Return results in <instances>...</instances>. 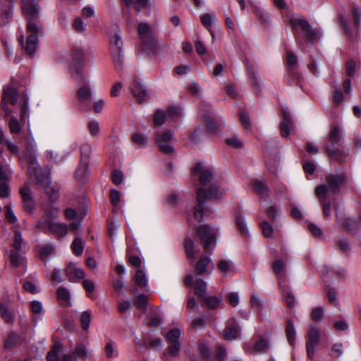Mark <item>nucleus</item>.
Listing matches in <instances>:
<instances>
[{"label":"nucleus","mask_w":361,"mask_h":361,"mask_svg":"<svg viewBox=\"0 0 361 361\" xmlns=\"http://www.w3.org/2000/svg\"><path fill=\"white\" fill-rule=\"evenodd\" d=\"M0 315L7 324H10L13 322V314L9 310L8 306L4 303H0Z\"/></svg>","instance_id":"58836bf2"},{"label":"nucleus","mask_w":361,"mask_h":361,"mask_svg":"<svg viewBox=\"0 0 361 361\" xmlns=\"http://www.w3.org/2000/svg\"><path fill=\"white\" fill-rule=\"evenodd\" d=\"M192 173L195 176L199 175V180L202 185L212 182L214 179L212 171L200 163L195 165L192 169Z\"/></svg>","instance_id":"f3484780"},{"label":"nucleus","mask_w":361,"mask_h":361,"mask_svg":"<svg viewBox=\"0 0 361 361\" xmlns=\"http://www.w3.org/2000/svg\"><path fill=\"white\" fill-rule=\"evenodd\" d=\"M123 2L128 8L134 5L135 8L137 12L148 8L150 4L149 0H123Z\"/></svg>","instance_id":"f704fd0d"},{"label":"nucleus","mask_w":361,"mask_h":361,"mask_svg":"<svg viewBox=\"0 0 361 361\" xmlns=\"http://www.w3.org/2000/svg\"><path fill=\"white\" fill-rule=\"evenodd\" d=\"M78 81L81 85L77 92L78 98L81 102L90 100L92 97V90L88 80H87L86 82H81L80 80Z\"/></svg>","instance_id":"bb28decb"},{"label":"nucleus","mask_w":361,"mask_h":361,"mask_svg":"<svg viewBox=\"0 0 361 361\" xmlns=\"http://www.w3.org/2000/svg\"><path fill=\"white\" fill-rule=\"evenodd\" d=\"M133 281L135 284L140 288H145L147 286V280L145 273L137 269L133 278Z\"/></svg>","instance_id":"a19ab883"},{"label":"nucleus","mask_w":361,"mask_h":361,"mask_svg":"<svg viewBox=\"0 0 361 361\" xmlns=\"http://www.w3.org/2000/svg\"><path fill=\"white\" fill-rule=\"evenodd\" d=\"M225 142L228 146L233 148L238 149L243 147L242 142L236 136L227 138Z\"/></svg>","instance_id":"69168bd1"},{"label":"nucleus","mask_w":361,"mask_h":361,"mask_svg":"<svg viewBox=\"0 0 361 361\" xmlns=\"http://www.w3.org/2000/svg\"><path fill=\"white\" fill-rule=\"evenodd\" d=\"M328 187L326 185H319L315 188V195L321 200L323 207V212L325 216H329L331 214V203L326 202V195L328 192Z\"/></svg>","instance_id":"a211bd4d"},{"label":"nucleus","mask_w":361,"mask_h":361,"mask_svg":"<svg viewBox=\"0 0 361 361\" xmlns=\"http://www.w3.org/2000/svg\"><path fill=\"white\" fill-rule=\"evenodd\" d=\"M220 300L214 295L207 296L204 295L200 299V303L202 306H205L208 309L214 310L217 308L220 303Z\"/></svg>","instance_id":"473e14b6"},{"label":"nucleus","mask_w":361,"mask_h":361,"mask_svg":"<svg viewBox=\"0 0 361 361\" xmlns=\"http://www.w3.org/2000/svg\"><path fill=\"white\" fill-rule=\"evenodd\" d=\"M82 286L86 290L87 296L91 299H94L95 295L92 294L95 288L94 283L90 280L84 279Z\"/></svg>","instance_id":"3c124183"},{"label":"nucleus","mask_w":361,"mask_h":361,"mask_svg":"<svg viewBox=\"0 0 361 361\" xmlns=\"http://www.w3.org/2000/svg\"><path fill=\"white\" fill-rule=\"evenodd\" d=\"M92 147L88 143H83L80 147V162L75 171V176L79 180L85 178L87 174L89 159Z\"/></svg>","instance_id":"9b49d317"},{"label":"nucleus","mask_w":361,"mask_h":361,"mask_svg":"<svg viewBox=\"0 0 361 361\" xmlns=\"http://www.w3.org/2000/svg\"><path fill=\"white\" fill-rule=\"evenodd\" d=\"M212 263V259L207 257H201L195 266V274L197 276H203L207 271V267Z\"/></svg>","instance_id":"cd10ccee"},{"label":"nucleus","mask_w":361,"mask_h":361,"mask_svg":"<svg viewBox=\"0 0 361 361\" xmlns=\"http://www.w3.org/2000/svg\"><path fill=\"white\" fill-rule=\"evenodd\" d=\"M123 173L121 171L117 170V169L113 170V171L111 173L112 182L115 185H118L123 182Z\"/></svg>","instance_id":"0e129e2a"},{"label":"nucleus","mask_w":361,"mask_h":361,"mask_svg":"<svg viewBox=\"0 0 361 361\" xmlns=\"http://www.w3.org/2000/svg\"><path fill=\"white\" fill-rule=\"evenodd\" d=\"M36 248L42 259L53 255L55 250L54 246L50 243L37 245Z\"/></svg>","instance_id":"c9c22d12"},{"label":"nucleus","mask_w":361,"mask_h":361,"mask_svg":"<svg viewBox=\"0 0 361 361\" xmlns=\"http://www.w3.org/2000/svg\"><path fill=\"white\" fill-rule=\"evenodd\" d=\"M130 90L137 102L142 103L145 100L147 95V90L138 78L134 79Z\"/></svg>","instance_id":"393cba45"},{"label":"nucleus","mask_w":361,"mask_h":361,"mask_svg":"<svg viewBox=\"0 0 361 361\" xmlns=\"http://www.w3.org/2000/svg\"><path fill=\"white\" fill-rule=\"evenodd\" d=\"M12 0H2L0 2V26L8 23L12 16Z\"/></svg>","instance_id":"6ab92c4d"},{"label":"nucleus","mask_w":361,"mask_h":361,"mask_svg":"<svg viewBox=\"0 0 361 361\" xmlns=\"http://www.w3.org/2000/svg\"><path fill=\"white\" fill-rule=\"evenodd\" d=\"M63 344L60 342H55L47 353V361H59V354L63 351Z\"/></svg>","instance_id":"c85d7f7f"},{"label":"nucleus","mask_w":361,"mask_h":361,"mask_svg":"<svg viewBox=\"0 0 361 361\" xmlns=\"http://www.w3.org/2000/svg\"><path fill=\"white\" fill-rule=\"evenodd\" d=\"M65 274L68 279L71 282H78L79 280L84 279L85 274L84 271L76 267L73 264L69 263L65 269Z\"/></svg>","instance_id":"4be33fe9"},{"label":"nucleus","mask_w":361,"mask_h":361,"mask_svg":"<svg viewBox=\"0 0 361 361\" xmlns=\"http://www.w3.org/2000/svg\"><path fill=\"white\" fill-rule=\"evenodd\" d=\"M286 81L289 86H299L301 87V83L303 80L302 73L298 71V68H286Z\"/></svg>","instance_id":"5701e85b"},{"label":"nucleus","mask_w":361,"mask_h":361,"mask_svg":"<svg viewBox=\"0 0 361 361\" xmlns=\"http://www.w3.org/2000/svg\"><path fill=\"white\" fill-rule=\"evenodd\" d=\"M255 15L262 25L267 27L269 24V18L268 15L262 11L257 10L255 11Z\"/></svg>","instance_id":"338daca9"},{"label":"nucleus","mask_w":361,"mask_h":361,"mask_svg":"<svg viewBox=\"0 0 361 361\" xmlns=\"http://www.w3.org/2000/svg\"><path fill=\"white\" fill-rule=\"evenodd\" d=\"M282 114L283 121L280 123L281 134L283 137H288L290 133L289 128L293 125V121L288 110L283 109Z\"/></svg>","instance_id":"a878e982"},{"label":"nucleus","mask_w":361,"mask_h":361,"mask_svg":"<svg viewBox=\"0 0 361 361\" xmlns=\"http://www.w3.org/2000/svg\"><path fill=\"white\" fill-rule=\"evenodd\" d=\"M235 224L241 235L244 236L247 235L248 233L247 225L244 217L240 214V213H238L235 215Z\"/></svg>","instance_id":"ea45409f"},{"label":"nucleus","mask_w":361,"mask_h":361,"mask_svg":"<svg viewBox=\"0 0 361 361\" xmlns=\"http://www.w3.org/2000/svg\"><path fill=\"white\" fill-rule=\"evenodd\" d=\"M325 291L326 292L327 298L329 302L336 304L338 295L336 290L334 288H331L329 286H326Z\"/></svg>","instance_id":"13d9d810"},{"label":"nucleus","mask_w":361,"mask_h":361,"mask_svg":"<svg viewBox=\"0 0 361 361\" xmlns=\"http://www.w3.org/2000/svg\"><path fill=\"white\" fill-rule=\"evenodd\" d=\"M252 185L256 193L261 197L264 198L269 195V190L264 182L260 180H254Z\"/></svg>","instance_id":"72a5a7b5"},{"label":"nucleus","mask_w":361,"mask_h":361,"mask_svg":"<svg viewBox=\"0 0 361 361\" xmlns=\"http://www.w3.org/2000/svg\"><path fill=\"white\" fill-rule=\"evenodd\" d=\"M219 185L215 183L211 185L208 190L204 188H198L197 190V204L194 207V218L198 222L202 220L204 210V203L206 200H213L219 197Z\"/></svg>","instance_id":"20e7f679"},{"label":"nucleus","mask_w":361,"mask_h":361,"mask_svg":"<svg viewBox=\"0 0 361 361\" xmlns=\"http://www.w3.org/2000/svg\"><path fill=\"white\" fill-rule=\"evenodd\" d=\"M194 241L189 237H186L185 239V250L187 255V257L190 259L195 258V252H194Z\"/></svg>","instance_id":"09e8293b"},{"label":"nucleus","mask_w":361,"mask_h":361,"mask_svg":"<svg viewBox=\"0 0 361 361\" xmlns=\"http://www.w3.org/2000/svg\"><path fill=\"white\" fill-rule=\"evenodd\" d=\"M87 59V54L83 50L78 48L73 49L71 66L72 77L81 82H87V77L85 75L84 71Z\"/></svg>","instance_id":"423d86ee"},{"label":"nucleus","mask_w":361,"mask_h":361,"mask_svg":"<svg viewBox=\"0 0 361 361\" xmlns=\"http://www.w3.org/2000/svg\"><path fill=\"white\" fill-rule=\"evenodd\" d=\"M166 120V114L162 110H157L154 115V124L157 126H160L163 125Z\"/></svg>","instance_id":"6e6d98bb"},{"label":"nucleus","mask_w":361,"mask_h":361,"mask_svg":"<svg viewBox=\"0 0 361 361\" xmlns=\"http://www.w3.org/2000/svg\"><path fill=\"white\" fill-rule=\"evenodd\" d=\"M355 61L353 59L348 60L345 63L346 75L352 78L355 74Z\"/></svg>","instance_id":"680f3d73"},{"label":"nucleus","mask_w":361,"mask_h":361,"mask_svg":"<svg viewBox=\"0 0 361 361\" xmlns=\"http://www.w3.org/2000/svg\"><path fill=\"white\" fill-rule=\"evenodd\" d=\"M326 180L331 192L334 194L338 193L345 181V175L344 173L329 174L326 176Z\"/></svg>","instance_id":"aec40b11"},{"label":"nucleus","mask_w":361,"mask_h":361,"mask_svg":"<svg viewBox=\"0 0 361 361\" xmlns=\"http://www.w3.org/2000/svg\"><path fill=\"white\" fill-rule=\"evenodd\" d=\"M71 249L75 255L80 256L82 255L84 250V245L80 238L77 237L73 240L71 244Z\"/></svg>","instance_id":"37998d69"},{"label":"nucleus","mask_w":361,"mask_h":361,"mask_svg":"<svg viewBox=\"0 0 361 361\" xmlns=\"http://www.w3.org/2000/svg\"><path fill=\"white\" fill-rule=\"evenodd\" d=\"M8 128L11 133L18 134L21 130V125L18 119L14 116L9 117Z\"/></svg>","instance_id":"a18cd8bd"},{"label":"nucleus","mask_w":361,"mask_h":361,"mask_svg":"<svg viewBox=\"0 0 361 361\" xmlns=\"http://www.w3.org/2000/svg\"><path fill=\"white\" fill-rule=\"evenodd\" d=\"M203 109L200 113V117L202 118L207 123V130L210 132H216L218 130L219 125L216 121L209 115L203 114L202 112Z\"/></svg>","instance_id":"e433bc0d"},{"label":"nucleus","mask_w":361,"mask_h":361,"mask_svg":"<svg viewBox=\"0 0 361 361\" xmlns=\"http://www.w3.org/2000/svg\"><path fill=\"white\" fill-rule=\"evenodd\" d=\"M123 45L121 35L115 30L109 35V46L115 68L118 71L122 69L123 63Z\"/></svg>","instance_id":"0eeeda50"},{"label":"nucleus","mask_w":361,"mask_h":361,"mask_svg":"<svg viewBox=\"0 0 361 361\" xmlns=\"http://www.w3.org/2000/svg\"><path fill=\"white\" fill-rule=\"evenodd\" d=\"M330 147H338L341 145V130L338 126H333L329 135Z\"/></svg>","instance_id":"2f4dec72"},{"label":"nucleus","mask_w":361,"mask_h":361,"mask_svg":"<svg viewBox=\"0 0 361 361\" xmlns=\"http://www.w3.org/2000/svg\"><path fill=\"white\" fill-rule=\"evenodd\" d=\"M23 238L20 231H16L10 253V263L14 267H18L25 263V258L20 254Z\"/></svg>","instance_id":"1a4fd4ad"},{"label":"nucleus","mask_w":361,"mask_h":361,"mask_svg":"<svg viewBox=\"0 0 361 361\" xmlns=\"http://www.w3.org/2000/svg\"><path fill=\"white\" fill-rule=\"evenodd\" d=\"M59 209L55 207H47L43 209V214L37 221V228L48 235H54L57 239L63 238L68 233L66 224L54 223L58 217Z\"/></svg>","instance_id":"7ed1b4c3"},{"label":"nucleus","mask_w":361,"mask_h":361,"mask_svg":"<svg viewBox=\"0 0 361 361\" xmlns=\"http://www.w3.org/2000/svg\"><path fill=\"white\" fill-rule=\"evenodd\" d=\"M285 331L288 343L294 347L296 332L293 319H287Z\"/></svg>","instance_id":"c756f323"},{"label":"nucleus","mask_w":361,"mask_h":361,"mask_svg":"<svg viewBox=\"0 0 361 361\" xmlns=\"http://www.w3.org/2000/svg\"><path fill=\"white\" fill-rule=\"evenodd\" d=\"M80 321L82 329L84 331H87L90 327V323L91 321V311H84L80 315Z\"/></svg>","instance_id":"de8ad7c7"},{"label":"nucleus","mask_w":361,"mask_h":361,"mask_svg":"<svg viewBox=\"0 0 361 361\" xmlns=\"http://www.w3.org/2000/svg\"><path fill=\"white\" fill-rule=\"evenodd\" d=\"M20 121L23 123L25 122V119L28 116V98L26 95H23V102H20Z\"/></svg>","instance_id":"c03bdc74"},{"label":"nucleus","mask_w":361,"mask_h":361,"mask_svg":"<svg viewBox=\"0 0 361 361\" xmlns=\"http://www.w3.org/2000/svg\"><path fill=\"white\" fill-rule=\"evenodd\" d=\"M289 24L291 25L293 33L298 44L299 39L298 37V30L300 29L302 32V38L313 44L319 38V31L317 29L313 28L309 22L305 19L300 18H290Z\"/></svg>","instance_id":"39448f33"},{"label":"nucleus","mask_w":361,"mask_h":361,"mask_svg":"<svg viewBox=\"0 0 361 361\" xmlns=\"http://www.w3.org/2000/svg\"><path fill=\"white\" fill-rule=\"evenodd\" d=\"M25 342L24 338L14 331L11 332L5 339L4 348L11 351L15 348L21 345Z\"/></svg>","instance_id":"b1692460"},{"label":"nucleus","mask_w":361,"mask_h":361,"mask_svg":"<svg viewBox=\"0 0 361 361\" xmlns=\"http://www.w3.org/2000/svg\"><path fill=\"white\" fill-rule=\"evenodd\" d=\"M135 307L142 312H146L148 305V298L145 294L137 295L134 300Z\"/></svg>","instance_id":"4c0bfd02"},{"label":"nucleus","mask_w":361,"mask_h":361,"mask_svg":"<svg viewBox=\"0 0 361 361\" xmlns=\"http://www.w3.org/2000/svg\"><path fill=\"white\" fill-rule=\"evenodd\" d=\"M19 97V92L16 87H8L4 90L1 97V106L6 116H9L11 113L8 104L10 103L11 105L16 106L18 104Z\"/></svg>","instance_id":"f8f14e48"},{"label":"nucleus","mask_w":361,"mask_h":361,"mask_svg":"<svg viewBox=\"0 0 361 361\" xmlns=\"http://www.w3.org/2000/svg\"><path fill=\"white\" fill-rule=\"evenodd\" d=\"M239 118L242 125L246 130L250 129V118L247 113L243 109L239 110Z\"/></svg>","instance_id":"bf43d9fd"},{"label":"nucleus","mask_w":361,"mask_h":361,"mask_svg":"<svg viewBox=\"0 0 361 361\" xmlns=\"http://www.w3.org/2000/svg\"><path fill=\"white\" fill-rule=\"evenodd\" d=\"M194 277L192 275H187L184 279V283L188 287H193L195 289V295L200 300L207 295V283L202 279H197L193 283Z\"/></svg>","instance_id":"2eb2a0df"},{"label":"nucleus","mask_w":361,"mask_h":361,"mask_svg":"<svg viewBox=\"0 0 361 361\" xmlns=\"http://www.w3.org/2000/svg\"><path fill=\"white\" fill-rule=\"evenodd\" d=\"M197 233L203 244L204 252L210 253L216 246V233L207 225L198 226Z\"/></svg>","instance_id":"9d476101"},{"label":"nucleus","mask_w":361,"mask_h":361,"mask_svg":"<svg viewBox=\"0 0 361 361\" xmlns=\"http://www.w3.org/2000/svg\"><path fill=\"white\" fill-rule=\"evenodd\" d=\"M88 130L90 131V134L92 136H98L99 135L100 128L97 121H91L88 123Z\"/></svg>","instance_id":"052dcab7"},{"label":"nucleus","mask_w":361,"mask_h":361,"mask_svg":"<svg viewBox=\"0 0 361 361\" xmlns=\"http://www.w3.org/2000/svg\"><path fill=\"white\" fill-rule=\"evenodd\" d=\"M21 1L23 12L27 20V37L25 50L28 55L32 56L38 44V37L43 35V25L39 20L40 6L35 0ZM18 40L22 47H24V36L20 35Z\"/></svg>","instance_id":"f257e3e1"},{"label":"nucleus","mask_w":361,"mask_h":361,"mask_svg":"<svg viewBox=\"0 0 361 361\" xmlns=\"http://www.w3.org/2000/svg\"><path fill=\"white\" fill-rule=\"evenodd\" d=\"M272 267L276 274L281 275L283 273L285 265L282 260L277 259L273 262Z\"/></svg>","instance_id":"774afa93"},{"label":"nucleus","mask_w":361,"mask_h":361,"mask_svg":"<svg viewBox=\"0 0 361 361\" xmlns=\"http://www.w3.org/2000/svg\"><path fill=\"white\" fill-rule=\"evenodd\" d=\"M58 300L64 302H68L70 300V293L68 290L63 286L58 288L56 291Z\"/></svg>","instance_id":"864d4df0"},{"label":"nucleus","mask_w":361,"mask_h":361,"mask_svg":"<svg viewBox=\"0 0 361 361\" xmlns=\"http://www.w3.org/2000/svg\"><path fill=\"white\" fill-rule=\"evenodd\" d=\"M240 328L234 319L228 321L224 330V338L228 341L237 339L240 335Z\"/></svg>","instance_id":"412c9836"},{"label":"nucleus","mask_w":361,"mask_h":361,"mask_svg":"<svg viewBox=\"0 0 361 361\" xmlns=\"http://www.w3.org/2000/svg\"><path fill=\"white\" fill-rule=\"evenodd\" d=\"M27 161L30 176L35 178L36 184L46 188V193L49 195L51 201L56 200L59 197V192L50 186L51 180L48 176L45 175L37 160L35 154V142L32 135H28L25 139V149L19 161Z\"/></svg>","instance_id":"f03ea898"},{"label":"nucleus","mask_w":361,"mask_h":361,"mask_svg":"<svg viewBox=\"0 0 361 361\" xmlns=\"http://www.w3.org/2000/svg\"><path fill=\"white\" fill-rule=\"evenodd\" d=\"M20 194L24 210L29 214H32L35 210V203L31 193L30 188L25 185L20 189Z\"/></svg>","instance_id":"dca6fc26"},{"label":"nucleus","mask_w":361,"mask_h":361,"mask_svg":"<svg viewBox=\"0 0 361 361\" xmlns=\"http://www.w3.org/2000/svg\"><path fill=\"white\" fill-rule=\"evenodd\" d=\"M137 32L142 46L146 49H152L157 46V35L154 29L145 23L137 25Z\"/></svg>","instance_id":"6e6552de"},{"label":"nucleus","mask_w":361,"mask_h":361,"mask_svg":"<svg viewBox=\"0 0 361 361\" xmlns=\"http://www.w3.org/2000/svg\"><path fill=\"white\" fill-rule=\"evenodd\" d=\"M173 138V134L171 131H165L161 133H157L156 136L157 143L170 142Z\"/></svg>","instance_id":"4d7b16f0"},{"label":"nucleus","mask_w":361,"mask_h":361,"mask_svg":"<svg viewBox=\"0 0 361 361\" xmlns=\"http://www.w3.org/2000/svg\"><path fill=\"white\" fill-rule=\"evenodd\" d=\"M180 334V331L177 328L169 330L166 334V339L169 343L168 350L171 355L176 356L178 355L180 350V343L179 342Z\"/></svg>","instance_id":"4468645a"},{"label":"nucleus","mask_w":361,"mask_h":361,"mask_svg":"<svg viewBox=\"0 0 361 361\" xmlns=\"http://www.w3.org/2000/svg\"><path fill=\"white\" fill-rule=\"evenodd\" d=\"M259 226L262 228V233L264 237L272 238L274 229L269 222L263 221L260 222Z\"/></svg>","instance_id":"5fc2aeb1"},{"label":"nucleus","mask_w":361,"mask_h":361,"mask_svg":"<svg viewBox=\"0 0 361 361\" xmlns=\"http://www.w3.org/2000/svg\"><path fill=\"white\" fill-rule=\"evenodd\" d=\"M5 215L7 221L10 224H14L17 221V218L13 213L11 206L10 204H8L5 206Z\"/></svg>","instance_id":"e2e57ef3"},{"label":"nucleus","mask_w":361,"mask_h":361,"mask_svg":"<svg viewBox=\"0 0 361 361\" xmlns=\"http://www.w3.org/2000/svg\"><path fill=\"white\" fill-rule=\"evenodd\" d=\"M280 290L285 298L286 303L288 308H292L295 305V297L292 291L286 285H282L279 283Z\"/></svg>","instance_id":"7c9ffc66"},{"label":"nucleus","mask_w":361,"mask_h":361,"mask_svg":"<svg viewBox=\"0 0 361 361\" xmlns=\"http://www.w3.org/2000/svg\"><path fill=\"white\" fill-rule=\"evenodd\" d=\"M326 151L329 156L335 161H342L343 159V152L336 147H330L329 145L326 146Z\"/></svg>","instance_id":"79ce46f5"},{"label":"nucleus","mask_w":361,"mask_h":361,"mask_svg":"<svg viewBox=\"0 0 361 361\" xmlns=\"http://www.w3.org/2000/svg\"><path fill=\"white\" fill-rule=\"evenodd\" d=\"M287 66L286 68H298V59L295 54L290 51L287 53Z\"/></svg>","instance_id":"8fccbe9b"},{"label":"nucleus","mask_w":361,"mask_h":361,"mask_svg":"<svg viewBox=\"0 0 361 361\" xmlns=\"http://www.w3.org/2000/svg\"><path fill=\"white\" fill-rule=\"evenodd\" d=\"M132 140L140 147L146 146L147 144V137L140 133H134L132 136Z\"/></svg>","instance_id":"603ef678"},{"label":"nucleus","mask_w":361,"mask_h":361,"mask_svg":"<svg viewBox=\"0 0 361 361\" xmlns=\"http://www.w3.org/2000/svg\"><path fill=\"white\" fill-rule=\"evenodd\" d=\"M73 354L75 359L79 358L83 360L87 357V348L83 343H78L73 351Z\"/></svg>","instance_id":"49530a36"},{"label":"nucleus","mask_w":361,"mask_h":361,"mask_svg":"<svg viewBox=\"0 0 361 361\" xmlns=\"http://www.w3.org/2000/svg\"><path fill=\"white\" fill-rule=\"evenodd\" d=\"M319 330L316 326L311 325L308 332V339L306 341V351L310 360L314 357L315 346L319 342Z\"/></svg>","instance_id":"ddd939ff"}]
</instances>
